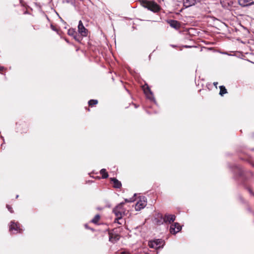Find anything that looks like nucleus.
<instances>
[{
  "label": "nucleus",
  "mask_w": 254,
  "mask_h": 254,
  "mask_svg": "<svg viewBox=\"0 0 254 254\" xmlns=\"http://www.w3.org/2000/svg\"><path fill=\"white\" fill-rule=\"evenodd\" d=\"M4 69L3 66H0V72H1Z\"/></svg>",
  "instance_id": "obj_27"
},
{
  "label": "nucleus",
  "mask_w": 254,
  "mask_h": 254,
  "mask_svg": "<svg viewBox=\"0 0 254 254\" xmlns=\"http://www.w3.org/2000/svg\"><path fill=\"white\" fill-rule=\"evenodd\" d=\"M162 241L161 240L158 239L154 241H149L148 245L150 248L157 249L161 247Z\"/></svg>",
  "instance_id": "obj_7"
},
{
  "label": "nucleus",
  "mask_w": 254,
  "mask_h": 254,
  "mask_svg": "<svg viewBox=\"0 0 254 254\" xmlns=\"http://www.w3.org/2000/svg\"><path fill=\"white\" fill-rule=\"evenodd\" d=\"M98 103V101L97 100L92 99L88 101V104L90 106H92L93 105H96Z\"/></svg>",
  "instance_id": "obj_18"
},
{
  "label": "nucleus",
  "mask_w": 254,
  "mask_h": 254,
  "mask_svg": "<svg viewBox=\"0 0 254 254\" xmlns=\"http://www.w3.org/2000/svg\"><path fill=\"white\" fill-rule=\"evenodd\" d=\"M114 230H112L109 232V241L115 243L117 242L120 238V236L118 234L114 233Z\"/></svg>",
  "instance_id": "obj_8"
},
{
  "label": "nucleus",
  "mask_w": 254,
  "mask_h": 254,
  "mask_svg": "<svg viewBox=\"0 0 254 254\" xmlns=\"http://www.w3.org/2000/svg\"><path fill=\"white\" fill-rule=\"evenodd\" d=\"M162 217H163V216H162V215H160V220H157V218H155L156 222V223H157V224L158 225H161V224H159V223H160V221H162V220H163V219H162Z\"/></svg>",
  "instance_id": "obj_20"
},
{
  "label": "nucleus",
  "mask_w": 254,
  "mask_h": 254,
  "mask_svg": "<svg viewBox=\"0 0 254 254\" xmlns=\"http://www.w3.org/2000/svg\"><path fill=\"white\" fill-rule=\"evenodd\" d=\"M143 89L147 98L151 100H154V98L153 96L152 92L147 85H146V87L144 86L143 87Z\"/></svg>",
  "instance_id": "obj_10"
},
{
  "label": "nucleus",
  "mask_w": 254,
  "mask_h": 254,
  "mask_svg": "<svg viewBox=\"0 0 254 254\" xmlns=\"http://www.w3.org/2000/svg\"><path fill=\"white\" fill-rule=\"evenodd\" d=\"M6 207L8 209V210L11 212V213H13V211L12 210V207L9 206V205H6Z\"/></svg>",
  "instance_id": "obj_21"
},
{
  "label": "nucleus",
  "mask_w": 254,
  "mask_h": 254,
  "mask_svg": "<svg viewBox=\"0 0 254 254\" xmlns=\"http://www.w3.org/2000/svg\"><path fill=\"white\" fill-rule=\"evenodd\" d=\"M68 34L69 35L74 36L75 34V32L73 30V29H69L68 31Z\"/></svg>",
  "instance_id": "obj_19"
},
{
  "label": "nucleus",
  "mask_w": 254,
  "mask_h": 254,
  "mask_svg": "<svg viewBox=\"0 0 254 254\" xmlns=\"http://www.w3.org/2000/svg\"><path fill=\"white\" fill-rule=\"evenodd\" d=\"M185 48H190L191 47V46H188V45H185L184 46Z\"/></svg>",
  "instance_id": "obj_29"
},
{
  "label": "nucleus",
  "mask_w": 254,
  "mask_h": 254,
  "mask_svg": "<svg viewBox=\"0 0 254 254\" xmlns=\"http://www.w3.org/2000/svg\"><path fill=\"white\" fill-rule=\"evenodd\" d=\"M168 23L170 24L171 27L174 28L176 29H178L180 27V24L177 20H170L168 21Z\"/></svg>",
  "instance_id": "obj_12"
},
{
  "label": "nucleus",
  "mask_w": 254,
  "mask_h": 254,
  "mask_svg": "<svg viewBox=\"0 0 254 254\" xmlns=\"http://www.w3.org/2000/svg\"><path fill=\"white\" fill-rule=\"evenodd\" d=\"M78 30L79 33L82 36H87V32L88 30L87 29L85 28L82 22L80 20L78 22Z\"/></svg>",
  "instance_id": "obj_6"
},
{
  "label": "nucleus",
  "mask_w": 254,
  "mask_h": 254,
  "mask_svg": "<svg viewBox=\"0 0 254 254\" xmlns=\"http://www.w3.org/2000/svg\"><path fill=\"white\" fill-rule=\"evenodd\" d=\"M51 27L53 30L56 31V28L53 25H51Z\"/></svg>",
  "instance_id": "obj_24"
},
{
  "label": "nucleus",
  "mask_w": 254,
  "mask_h": 254,
  "mask_svg": "<svg viewBox=\"0 0 254 254\" xmlns=\"http://www.w3.org/2000/svg\"><path fill=\"white\" fill-rule=\"evenodd\" d=\"M214 85L217 88V85L218 84V82H215L213 83Z\"/></svg>",
  "instance_id": "obj_28"
},
{
  "label": "nucleus",
  "mask_w": 254,
  "mask_h": 254,
  "mask_svg": "<svg viewBox=\"0 0 254 254\" xmlns=\"http://www.w3.org/2000/svg\"><path fill=\"white\" fill-rule=\"evenodd\" d=\"M124 202H121L118 205H117L114 209H113V212L115 213V215L117 217V218H116L115 220V222H117L119 224H121L119 222V219H120L122 218V212L123 211V206L124 204Z\"/></svg>",
  "instance_id": "obj_2"
},
{
  "label": "nucleus",
  "mask_w": 254,
  "mask_h": 254,
  "mask_svg": "<svg viewBox=\"0 0 254 254\" xmlns=\"http://www.w3.org/2000/svg\"><path fill=\"white\" fill-rule=\"evenodd\" d=\"M142 4L143 7L154 12H157L160 10V6L154 1L143 0Z\"/></svg>",
  "instance_id": "obj_1"
},
{
  "label": "nucleus",
  "mask_w": 254,
  "mask_h": 254,
  "mask_svg": "<svg viewBox=\"0 0 254 254\" xmlns=\"http://www.w3.org/2000/svg\"><path fill=\"white\" fill-rule=\"evenodd\" d=\"M134 200L133 198H130L129 200H128V199H125V201L126 202H132Z\"/></svg>",
  "instance_id": "obj_22"
},
{
  "label": "nucleus",
  "mask_w": 254,
  "mask_h": 254,
  "mask_svg": "<svg viewBox=\"0 0 254 254\" xmlns=\"http://www.w3.org/2000/svg\"><path fill=\"white\" fill-rule=\"evenodd\" d=\"M100 174L103 179H106L108 177V174L105 169H102L100 170Z\"/></svg>",
  "instance_id": "obj_15"
},
{
  "label": "nucleus",
  "mask_w": 254,
  "mask_h": 254,
  "mask_svg": "<svg viewBox=\"0 0 254 254\" xmlns=\"http://www.w3.org/2000/svg\"><path fill=\"white\" fill-rule=\"evenodd\" d=\"M85 226L86 227H88V226H87V225H85Z\"/></svg>",
  "instance_id": "obj_32"
},
{
  "label": "nucleus",
  "mask_w": 254,
  "mask_h": 254,
  "mask_svg": "<svg viewBox=\"0 0 254 254\" xmlns=\"http://www.w3.org/2000/svg\"><path fill=\"white\" fill-rule=\"evenodd\" d=\"M171 46L173 47H176V46H174V45H171Z\"/></svg>",
  "instance_id": "obj_30"
},
{
  "label": "nucleus",
  "mask_w": 254,
  "mask_h": 254,
  "mask_svg": "<svg viewBox=\"0 0 254 254\" xmlns=\"http://www.w3.org/2000/svg\"><path fill=\"white\" fill-rule=\"evenodd\" d=\"M181 229L182 227L178 223H175L173 225L171 226L170 232L171 234H176L181 231Z\"/></svg>",
  "instance_id": "obj_9"
},
{
  "label": "nucleus",
  "mask_w": 254,
  "mask_h": 254,
  "mask_svg": "<svg viewBox=\"0 0 254 254\" xmlns=\"http://www.w3.org/2000/svg\"><path fill=\"white\" fill-rule=\"evenodd\" d=\"M121 254H130L129 252H123L121 253Z\"/></svg>",
  "instance_id": "obj_25"
},
{
  "label": "nucleus",
  "mask_w": 254,
  "mask_h": 254,
  "mask_svg": "<svg viewBox=\"0 0 254 254\" xmlns=\"http://www.w3.org/2000/svg\"><path fill=\"white\" fill-rule=\"evenodd\" d=\"M238 3L242 7H246L254 4V0H238Z\"/></svg>",
  "instance_id": "obj_11"
},
{
  "label": "nucleus",
  "mask_w": 254,
  "mask_h": 254,
  "mask_svg": "<svg viewBox=\"0 0 254 254\" xmlns=\"http://www.w3.org/2000/svg\"><path fill=\"white\" fill-rule=\"evenodd\" d=\"M111 182L113 183L114 187L117 189H120L122 186V184L121 182L118 181L117 179L115 178H112L110 179Z\"/></svg>",
  "instance_id": "obj_13"
},
{
  "label": "nucleus",
  "mask_w": 254,
  "mask_h": 254,
  "mask_svg": "<svg viewBox=\"0 0 254 254\" xmlns=\"http://www.w3.org/2000/svg\"><path fill=\"white\" fill-rule=\"evenodd\" d=\"M100 218V216L99 214H97L95 216V217L91 220V222L97 224L99 219Z\"/></svg>",
  "instance_id": "obj_17"
},
{
  "label": "nucleus",
  "mask_w": 254,
  "mask_h": 254,
  "mask_svg": "<svg viewBox=\"0 0 254 254\" xmlns=\"http://www.w3.org/2000/svg\"><path fill=\"white\" fill-rule=\"evenodd\" d=\"M243 171L240 169V176L243 175Z\"/></svg>",
  "instance_id": "obj_26"
},
{
  "label": "nucleus",
  "mask_w": 254,
  "mask_h": 254,
  "mask_svg": "<svg viewBox=\"0 0 254 254\" xmlns=\"http://www.w3.org/2000/svg\"><path fill=\"white\" fill-rule=\"evenodd\" d=\"M146 205V199L145 197L140 198L135 205V209L136 211H139L141 209L144 208Z\"/></svg>",
  "instance_id": "obj_5"
},
{
  "label": "nucleus",
  "mask_w": 254,
  "mask_h": 254,
  "mask_svg": "<svg viewBox=\"0 0 254 254\" xmlns=\"http://www.w3.org/2000/svg\"><path fill=\"white\" fill-rule=\"evenodd\" d=\"M184 5L186 7H190L194 5L195 3V0H183Z\"/></svg>",
  "instance_id": "obj_14"
},
{
  "label": "nucleus",
  "mask_w": 254,
  "mask_h": 254,
  "mask_svg": "<svg viewBox=\"0 0 254 254\" xmlns=\"http://www.w3.org/2000/svg\"><path fill=\"white\" fill-rule=\"evenodd\" d=\"M9 230L11 232L14 231L13 233H22L23 231L22 229L20 228V224L13 221H11L10 223Z\"/></svg>",
  "instance_id": "obj_4"
},
{
  "label": "nucleus",
  "mask_w": 254,
  "mask_h": 254,
  "mask_svg": "<svg viewBox=\"0 0 254 254\" xmlns=\"http://www.w3.org/2000/svg\"><path fill=\"white\" fill-rule=\"evenodd\" d=\"M162 218L163 220L161 221L159 224H163L164 223L171 224L175 220L176 216L175 215L166 214L163 217H162Z\"/></svg>",
  "instance_id": "obj_3"
},
{
  "label": "nucleus",
  "mask_w": 254,
  "mask_h": 254,
  "mask_svg": "<svg viewBox=\"0 0 254 254\" xmlns=\"http://www.w3.org/2000/svg\"><path fill=\"white\" fill-rule=\"evenodd\" d=\"M18 195H16V198H18Z\"/></svg>",
  "instance_id": "obj_31"
},
{
  "label": "nucleus",
  "mask_w": 254,
  "mask_h": 254,
  "mask_svg": "<svg viewBox=\"0 0 254 254\" xmlns=\"http://www.w3.org/2000/svg\"><path fill=\"white\" fill-rule=\"evenodd\" d=\"M249 192L254 196V192H253L251 189H248Z\"/></svg>",
  "instance_id": "obj_23"
},
{
  "label": "nucleus",
  "mask_w": 254,
  "mask_h": 254,
  "mask_svg": "<svg viewBox=\"0 0 254 254\" xmlns=\"http://www.w3.org/2000/svg\"><path fill=\"white\" fill-rule=\"evenodd\" d=\"M220 88V93L219 94L221 96H223L224 94L227 93V89L225 88V86L222 85L219 87Z\"/></svg>",
  "instance_id": "obj_16"
}]
</instances>
